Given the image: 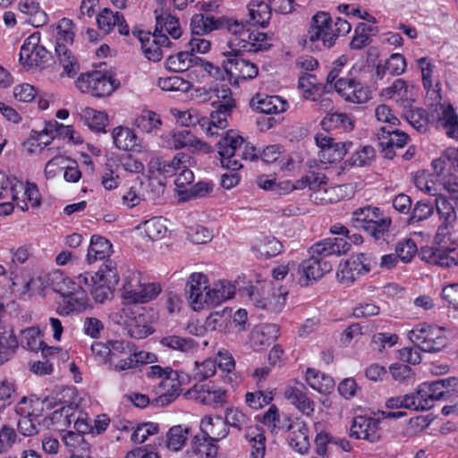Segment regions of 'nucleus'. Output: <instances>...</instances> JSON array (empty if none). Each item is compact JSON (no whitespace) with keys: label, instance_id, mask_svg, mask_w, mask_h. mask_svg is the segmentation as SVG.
Segmentation results:
<instances>
[{"label":"nucleus","instance_id":"1","mask_svg":"<svg viewBox=\"0 0 458 458\" xmlns=\"http://www.w3.org/2000/svg\"><path fill=\"white\" fill-rule=\"evenodd\" d=\"M351 248L346 239L342 237L327 238L314 243L310 249V257L298 265L293 276L301 286H308L332 270V265L326 260L332 255L345 254Z\"/></svg>","mask_w":458,"mask_h":458},{"label":"nucleus","instance_id":"2","mask_svg":"<svg viewBox=\"0 0 458 458\" xmlns=\"http://www.w3.org/2000/svg\"><path fill=\"white\" fill-rule=\"evenodd\" d=\"M234 286L226 280L215 282L212 286L203 273H192L188 278L185 293L195 311L214 308L233 297Z\"/></svg>","mask_w":458,"mask_h":458},{"label":"nucleus","instance_id":"3","mask_svg":"<svg viewBox=\"0 0 458 458\" xmlns=\"http://www.w3.org/2000/svg\"><path fill=\"white\" fill-rule=\"evenodd\" d=\"M217 149L221 165L231 171L240 170L242 160L252 161L259 155V150L233 131H226L219 140Z\"/></svg>","mask_w":458,"mask_h":458},{"label":"nucleus","instance_id":"4","mask_svg":"<svg viewBox=\"0 0 458 458\" xmlns=\"http://www.w3.org/2000/svg\"><path fill=\"white\" fill-rule=\"evenodd\" d=\"M352 225L366 232L375 241L385 240L392 225L391 217L381 208L367 205L352 213Z\"/></svg>","mask_w":458,"mask_h":458},{"label":"nucleus","instance_id":"5","mask_svg":"<svg viewBox=\"0 0 458 458\" xmlns=\"http://www.w3.org/2000/svg\"><path fill=\"white\" fill-rule=\"evenodd\" d=\"M161 292L158 284H144L138 271H128L124 276L121 297L124 305L147 303L156 298Z\"/></svg>","mask_w":458,"mask_h":458},{"label":"nucleus","instance_id":"6","mask_svg":"<svg viewBox=\"0 0 458 458\" xmlns=\"http://www.w3.org/2000/svg\"><path fill=\"white\" fill-rule=\"evenodd\" d=\"M110 318L115 324L123 326L130 336L133 338L143 339L153 332L152 327L140 307L124 305L111 312Z\"/></svg>","mask_w":458,"mask_h":458},{"label":"nucleus","instance_id":"7","mask_svg":"<svg viewBox=\"0 0 458 458\" xmlns=\"http://www.w3.org/2000/svg\"><path fill=\"white\" fill-rule=\"evenodd\" d=\"M408 337L418 349L426 352H437L446 344L442 328L427 323L416 325L409 331Z\"/></svg>","mask_w":458,"mask_h":458},{"label":"nucleus","instance_id":"8","mask_svg":"<svg viewBox=\"0 0 458 458\" xmlns=\"http://www.w3.org/2000/svg\"><path fill=\"white\" fill-rule=\"evenodd\" d=\"M306 43L310 48L318 50L330 48L335 45V34L332 32V19L329 13L318 12L312 17Z\"/></svg>","mask_w":458,"mask_h":458},{"label":"nucleus","instance_id":"9","mask_svg":"<svg viewBox=\"0 0 458 458\" xmlns=\"http://www.w3.org/2000/svg\"><path fill=\"white\" fill-rule=\"evenodd\" d=\"M73 395V387H63L55 395L48 396V398H53V403H55L53 409L56 408L49 419L59 430L64 431V428L70 427L72 419H74L75 406L72 401Z\"/></svg>","mask_w":458,"mask_h":458},{"label":"nucleus","instance_id":"10","mask_svg":"<svg viewBox=\"0 0 458 458\" xmlns=\"http://www.w3.org/2000/svg\"><path fill=\"white\" fill-rule=\"evenodd\" d=\"M76 87L82 92L96 98L109 96L116 88L111 76L100 71L81 73Z\"/></svg>","mask_w":458,"mask_h":458},{"label":"nucleus","instance_id":"11","mask_svg":"<svg viewBox=\"0 0 458 458\" xmlns=\"http://www.w3.org/2000/svg\"><path fill=\"white\" fill-rule=\"evenodd\" d=\"M377 262L370 256L359 253L340 262L336 272L339 282L345 284H352L360 276L368 274Z\"/></svg>","mask_w":458,"mask_h":458},{"label":"nucleus","instance_id":"12","mask_svg":"<svg viewBox=\"0 0 458 458\" xmlns=\"http://www.w3.org/2000/svg\"><path fill=\"white\" fill-rule=\"evenodd\" d=\"M163 148L177 150L183 148H192L194 150L203 153H210L212 148L208 143L194 136L188 130L170 131L160 136V143Z\"/></svg>","mask_w":458,"mask_h":458},{"label":"nucleus","instance_id":"13","mask_svg":"<svg viewBox=\"0 0 458 458\" xmlns=\"http://www.w3.org/2000/svg\"><path fill=\"white\" fill-rule=\"evenodd\" d=\"M271 38L258 30H245L240 37L232 38L228 41V47L232 52H259L265 51L271 47Z\"/></svg>","mask_w":458,"mask_h":458},{"label":"nucleus","instance_id":"14","mask_svg":"<svg viewBox=\"0 0 458 458\" xmlns=\"http://www.w3.org/2000/svg\"><path fill=\"white\" fill-rule=\"evenodd\" d=\"M225 59L222 66L225 72L236 81L252 80L259 73L258 66L244 58L240 57V53L232 51L224 52Z\"/></svg>","mask_w":458,"mask_h":458},{"label":"nucleus","instance_id":"15","mask_svg":"<svg viewBox=\"0 0 458 458\" xmlns=\"http://www.w3.org/2000/svg\"><path fill=\"white\" fill-rule=\"evenodd\" d=\"M334 88L345 101L354 104H363L370 99V92L368 87L358 81L351 72L345 74L342 80H338Z\"/></svg>","mask_w":458,"mask_h":458},{"label":"nucleus","instance_id":"16","mask_svg":"<svg viewBox=\"0 0 458 458\" xmlns=\"http://www.w3.org/2000/svg\"><path fill=\"white\" fill-rule=\"evenodd\" d=\"M40 37L31 34L23 42L20 51V62L27 68L43 66L50 57L49 52L39 45Z\"/></svg>","mask_w":458,"mask_h":458},{"label":"nucleus","instance_id":"17","mask_svg":"<svg viewBox=\"0 0 458 458\" xmlns=\"http://www.w3.org/2000/svg\"><path fill=\"white\" fill-rule=\"evenodd\" d=\"M381 419L369 416H356L350 427V437L377 443L381 438Z\"/></svg>","mask_w":458,"mask_h":458},{"label":"nucleus","instance_id":"18","mask_svg":"<svg viewBox=\"0 0 458 458\" xmlns=\"http://www.w3.org/2000/svg\"><path fill=\"white\" fill-rule=\"evenodd\" d=\"M187 394L199 403L213 408L221 407L227 402V392L211 383L195 385Z\"/></svg>","mask_w":458,"mask_h":458},{"label":"nucleus","instance_id":"19","mask_svg":"<svg viewBox=\"0 0 458 458\" xmlns=\"http://www.w3.org/2000/svg\"><path fill=\"white\" fill-rule=\"evenodd\" d=\"M451 241V234H444L438 238L436 233L435 242L438 247L422 249V259L441 267H452Z\"/></svg>","mask_w":458,"mask_h":458},{"label":"nucleus","instance_id":"20","mask_svg":"<svg viewBox=\"0 0 458 458\" xmlns=\"http://www.w3.org/2000/svg\"><path fill=\"white\" fill-rule=\"evenodd\" d=\"M376 137L379 147L385 152V157L387 158L394 157V148H401L404 147L409 139L405 132L392 127V125L382 126L377 130Z\"/></svg>","mask_w":458,"mask_h":458},{"label":"nucleus","instance_id":"21","mask_svg":"<svg viewBox=\"0 0 458 458\" xmlns=\"http://www.w3.org/2000/svg\"><path fill=\"white\" fill-rule=\"evenodd\" d=\"M141 49L146 58L152 62H159L163 55L164 48H170L173 46L172 41L166 35L151 33H142L140 37Z\"/></svg>","mask_w":458,"mask_h":458},{"label":"nucleus","instance_id":"22","mask_svg":"<svg viewBox=\"0 0 458 458\" xmlns=\"http://www.w3.org/2000/svg\"><path fill=\"white\" fill-rule=\"evenodd\" d=\"M289 432V445L296 452L304 454L308 453L310 444L309 438V428L307 424L299 418L287 420L284 428Z\"/></svg>","mask_w":458,"mask_h":458},{"label":"nucleus","instance_id":"23","mask_svg":"<svg viewBox=\"0 0 458 458\" xmlns=\"http://www.w3.org/2000/svg\"><path fill=\"white\" fill-rule=\"evenodd\" d=\"M168 374L158 384V397L157 403L167 405L174 401L181 394V382L176 371L167 369Z\"/></svg>","mask_w":458,"mask_h":458},{"label":"nucleus","instance_id":"24","mask_svg":"<svg viewBox=\"0 0 458 458\" xmlns=\"http://www.w3.org/2000/svg\"><path fill=\"white\" fill-rule=\"evenodd\" d=\"M81 284H83L97 302L103 303L112 295V290L116 284L100 281L90 273H84L78 276Z\"/></svg>","mask_w":458,"mask_h":458},{"label":"nucleus","instance_id":"25","mask_svg":"<svg viewBox=\"0 0 458 458\" xmlns=\"http://www.w3.org/2000/svg\"><path fill=\"white\" fill-rule=\"evenodd\" d=\"M452 199L439 195L435 200L436 209L441 222L437 228V237L444 234H450L448 229L453 226L457 218L456 208L452 203Z\"/></svg>","mask_w":458,"mask_h":458},{"label":"nucleus","instance_id":"26","mask_svg":"<svg viewBox=\"0 0 458 458\" xmlns=\"http://www.w3.org/2000/svg\"><path fill=\"white\" fill-rule=\"evenodd\" d=\"M19 19L21 22L33 27H40L47 23V15L35 0H22L18 4Z\"/></svg>","mask_w":458,"mask_h":458},{"label":"nucleus","instance_id":"27","mask_svg":"<svg viewBox=\"0 0 458 458\" xmlns=\"http://www.w3.org/2000/svg\"><path fill=\"white\" fill-rule=\"evenodd\" d=\"M112 139L115 147L120 150L138 153L143 151L140 140L135 132L128 127L117 126L114 128L112 131Z\"/></svg>","mask_w":458,"mask_h":458},{"label":"nucleus","instance_id":"28","mask_svg":"<svg viewBox=\"0 0 458 458\" xmlns=\"http://www.w3.org/2000/svg\"><path fill=\"white\" fill-rule=\"evenodd\" d=\"M415 63L421 74L423 88L428 93L432 91L440 98L441 84L437 76L435 75L436 65L434 61L429 57L423 56L416 59Z\"/></svg>","mask_w":458,"mask_h":458},{"label":"nucleus","instance_id":"29","mask_svg":"<svg viewBox=\"0 0 458 458\" xmlns=\"http://www.w3.org/2000/svg\"><path fill=\"white\" fill-rule=\"evenodd\" d=\"M98 28L105 33H109L114 27H117L121 35H129V26L119 12H114L109 8H104L97 16Z\"/></svg>","mask_w":458,"mask_h":458},{"label":"nucleus","instance_id":"30","mask_svg":"<svg viewBox=\"0 0 458 458\" xmlns=\"http://www.w3.org/2000/svg\"><path fill=\"white\" fill-rule=\"evenodd\" d=\"M199 428L202 435L216 442L226 437L229 434L226 422H225L224 418L221 416L205 415L200 420Z\"/></svg>","mask_w":458,"mask_h":458},{"label":"nucleus","instance_id":"31","mask_svg":"<svg viewBox=\"0 0 458 458\" xmlns=\"http://www.w3.org/2000/svg\"><path fill=\"white\" fill-rule=\"evenodd\" d=\"M55 404L53 403V398H48V396L43 400L37 397H22L15 406V412L20 416L39 417L45 409H53Z\"/></svg>","mask_w":458,"mask_h":458},{"label":"nucleus","instance_id":"32","mask_svg":"<svg viewBox=\"0 0 458 458\" xmlns=\"http://www.w3.org/2000/svg\"><path fill=\"white\" fill-rule=\"evenodd\" d=\"M438 113L437 126L445 130L448 137L458 140V115L450 104H439L436 107Z\"/></svg>","mask_w":458,"mask_h":458},{"label":"nucleus","instance_id":"33","mask_svg":"<svg viewBox=\"0 0 458 458\" xmlns=\"http://www.w3.org/2000/svg\"><path fill=\"white\" fill-rule=\"evenodd\" d=\"M279 336V327L276 324H266L259 327L255 328L250 337V343L252 348L259 350L271 342L277 339Z\"/></svg>","mask_w":458,"mask_h":458},{"label":"nucleus","instance_id":"34","mask_svg":"<svg viewBox=\"0 0 458 458\" xmlns=\"http://www.w3.org/2000/svg\"><path fill=\"white\" fill-rule=\"evenodd\" d=\"M251 105L258 111L267 114H277L285 112L288 103L279 96H265L261 98H252Z\"/></svg>","mask_w":458,"mask_h":458},{"label":"nucleus","instance_id":"35","mask_svg":"<svg viewBox=\"0 0 458 458\" xmlns=\"http://www.w3.org/2000/svg\"><path fill=\"white\" fill-rule=\"evenodd\" d=\"M113 252L111 242L103 236L93 235L88 249L87 261L89 264L97 260H105Z\"/></svg>","mask_w":458,"mask_h":458},{"label":"nucleus","instance_id":"36","mask_svg":"<svg viewBox=\"0 0 458 458\" xmlns=\"http://www.w3.org/2000/svg\"><path fill=\"white\" fill-rule=\"evenodd\" d=\"M321 125L326 131L349 132L354 128V120L351 114L345 113H331L323 118Z\"/></svg>","mask_w":458,"mask_h":458},{"label":"nucleus","instance_id":"37","mask_svg":"<svg viewBox=\"0 0 458 458\" xmlns=\"http://www.w3.org/2000/svg\"><path fill=\"white\" fill-rule=\"evenodd\" d=\"M21 344L23 348L31 352L42 351L44 356L52 354L55 348L43 346L40 331L37 327H29L21 331Z\"/></svg>","mask_w":458,"mask_h":458},{"label":"nucleus","instance_id":"38","mask_svg":"<svg viewBox=\"0 0 458 458\" xmlns=\"http://www.w3.org/2000/svg\"><path fill=\"white\" fill-rule=\"evenodd\" d=\"M245 438L250 447V457L264 458L266 453V437L264 430L258 425L247 428Z\"/></svg>","mask_w":458,"mask_h":458},{"label":"nucleus","instance_id":"39","mask_svg":"<svg viewBox=\"0 0 458 458\" xmlns=\"http://www.w3.org/2000/svg\"><path fill=\"white\" fill-rule=\"evenodd\" d=\"M200 61V58L195 56L189 51H182L176 55H169L165 60V67L174 72H182L191 68L194 69L195 64Z\"/></svg>","mask_w":458,"mask_h":458},{"label":"nucleus","instance_id":"40","mask_svg":"<svg viewBox=\"0 0 458 458\" xmlns=\"http://www.w3.org/2000/svg\"><path fill=\"white\" fill-rule=\"evenodd\" d=\"M157 23L155 33L169 35L174 39H178L182 33L179 20L168 13H164L156 17Z\"/></svg>","mask_w":458,"mask_h":458},{"label":"nucleus","instance_id":"41","mask_svg":"<svg viewBox=\"0 0 458 458\" xmlns=\"http://www.w3.org/2000/svg\"><path fill=\"white\" fill-rule=\"evenodd\" d=\"M284 397L303 414L310 416L313 413L314 402L301 389L290 386L285 389Z\"/></svg>","mask_w":458,"mask_h":458},{"label":"nucleus","instance_id":"42","mask_svg":"<svg viewBox=\"0 0 458 458\" xmlns=\"http://www.w3.org/2000/svg\"><path fill=\"white\" fill-rule=\"evenodd\" d=\"M306 381L311 388L324 394L330 393L335 387V381L330 376L314 369H307Z\"/></svg>","mask_w":458,"mask_h":458},{"label":"nucleus","instance_id":"43","mask_svg":"<svg viewBox=\"0 0 458 458\" xmlns=\"http://www.w3.org/2000/svg\"><path fill=\"white\" fill-rule=\"evenodd\" d=\"M221 27L220 19L216 20L212 16H206L202 13L194 14L191 20V30L192 35L204 36Z\"/></svg>","mask_w":458,"mask_h":458},{"label":"nucleus","instance_id":"44","mask_svg":"<svg viewBox=\"0 0 458 458\" xmlns=\"http://www.w3.org/2000/svg\"><path fill=\"white\" fill-rule=\"evenodd\" d=\"M264 1H251L248 4L250 21L262 28L267 26L271 19V7Z\"/></svg>","mask_w":458,"mask_h":458},{"label":"nucleus","instance_id":"45","mask_svg":"<svg viewBox=\"0 0 458 458\" xmlns=\"http://www.w3.org/2000/svg\"><path fill=\"white\" fill-rule=\"evenodd\" d=\"M64 303L65 314L81 312L86 308L88 303L87 289L84 288L83 284H81L78 289L64 297Z\"/></svg>","mask_w":458,"mask_h":458},{"label":"nucleus","instance_id":"46","mask_svg":"<svg viewBox=\"0 0 458 458\" xmlns=\"http://www.w3.org/2000/svg\"><path fill=\"white\" fill-rule=\"evenodd\" d=\"M48 281L55 293H58L63 298L81 286L80 282H73L71 278L64 276L61 270H55L49 274Z\"/></svg>","mask_w":458,"mask_h":458},{"label":"nucleus","instance_id":"47","mask_svg":"<svg viewBox=\"0 0 458 458\" xmlns=\"http://www.w3.org/2000/svg\"><path fill=\"white\" fill-rule=\"evenodd\" d=\"M190 433V428L183 425H176L169 428L165 436L166 447L174 452L180 451L186 444Z\"/></svg>","mask_w":458,"mask_h":458},{"label":"nucleus","instance_id":"48","mask_svg":"<svg viewBox=\"0 0 458 458\" xmlns=\"http://www.w3.org/2000/svg\"><path fill=\"white\" fill-rule=\"evenodd\" d=\"M133 124L144 133H153L161 128L162 120L156 112L143 110L136 116Z\"/></svg>","mask_w":458,"mask_h":458},{"label":"nucleus","instance_id":"49","mask_svg":"<svg viewBox=\"0 0 458 458\" xmlns=\"http://www.w3.org/2000/svg\"><path fill=\"white\" fill-rule=\"evenodd\" d=\"M252 250L263 259H269L278 255L282 250V243L273 236H264L257 240Z\"/></svg>","mask_w":458,"mask_h":458},{"label":"nucleus","instance_id":"50","mask_svg":"<svg viewBox=\"0 0 458 458\" xmlns=\"http://www.w3.org/2000/svg\"><path fill=\"white\" fill-rule=\"evenodd\" d=\"M164 347L172 350L180 351L184 353L194 352L198 350V344L191 337H182L179 335H167L160 340Z\"/></svg>","mask_w":458,"mask_h":458},{"label":"nucleus","instance_id":"51","mask_svg":"<svg viewBox=\"0 0 458 458\" xmlns=\"http://www.w3.org/2000/svg\"><path fill=\"white\" fill-rule=\"evenodd\" d=\"M81 119L85 125L95 131H104L108 122L106 114L90 107L82 109Z\"/></svg>","mask_w":458,"mask_h":458},{"label":"nucleus","instance_id":"52","mask_svg":"<svg viewBox=\"0 0 458 458\" xmlns=\"http://www.w3.org/2000/svg\"><path fill=\"white\" fill-rule=\"evenodd\" d=\"M232 112H224L217 108L216 111L210 114V116L201 117L200 119V127L205 131L206 134H214L211 129L213 127H216V129H221L224 131L228 126L227 117L231 114Z\"/></svg>","mask_w":458,"mask_h":458},{"label":"nucleus","instance_id":"53","mask_svg":"<svg viewBox=\"0 0 458 458\" xmlns=\"http://www.w3.org/2000/svg\"><path fill=\"white\" fill-rule=\"evenodd\" d=\"M216 441L209 439L206 436H195L191 441V451L201 458H213L217 454Z\"/></svg>","mask_w":458,"mask_h":458},{"label":"nucleus","instance_id":"54","mask_svg":"<svg viewBox=\"0 0 458 458\" xmlns=\"http://www.w3.org/2000/svg\"><path fill=\"white\" fill-rule=\"evenodd\" d=\"M352 145V143L351 141L335 142L324 150H319L318 156L321 162L335 163L341 161Z\"/></svg>","mask_w":458,"mask_h":458},{"label":"nucleus","instance_id":"55","mask_svg":"<svg viewBox=\"0 0 458 458\" xmlns=\"http://www.w3.org/2000/svg\"><path fill=\"white\" fill-rule=\"evenodd\" d=\"M261 159L266 163H278L281 169L291 170L293 159L290 157H282V152L278 145H270L266 147L261 154Z\"/></svg>","mask_w":458,"mask_h":458},{"label":"nucleus","instance_id":"56","mask_svg":"<svg viewBox=\"0 0 458 458\" xmlns=\"http://www.w3.org/2000/svg\"><path fill=\"white\" fill-rule=\"evenodd\" d=\"M57 60L64 68V72L69 77L76 74L79 65L76 58L69 49V46L55 45Z\"/></svg>","mask_w":458,"mask_h":458},{"label":"nucleus","instance_id":"57","mask_svg":"<svg viewBox=\"0 0 458 458\" xmlns=\"http://www.w3.org/2000/svg\"><path fill=\"white\" fill-rule=\"evenodd\" d=\"M382 95L388 98L396 100L410 101L412 98L411 89L403 79H396L393 84L382 90Z\"/></svg>","mask_w":458,"mask_h":458},{"label":"nucleus","instance_id":"58","mask_svg":"<svg viewBox=\"0 0 458 458\" xmlns=\"http://www.w3.org/2000/svg\"><path fill=\"white\" fill-rule=\"evenodd\" d=\"M328 181L325 174L310 172L300 180H297L296 187L301 190L308 187L313 191L311 194H315L316 191H318L320 189H326Z\"/></svg>","mask_w":458,"mask_h":458},{"label":"nucleus","instance_id":"59","mask_svg":"<svg viewBox=\"0 0 458 458\" xmlns=\"http://www.w3.org/2000/svg\"><path fill=\"white\" fill-rule=\"evenodd\" d=\"M225 422H226V427H233L237 428L238 430L244 429L247 431V428H250L252 425H250V418L243 413L238 408L231 407L227 408L225 411Z\"/></svg>","mask_w":458,"mask_h":458},{"label":"nucleus","instance_id":"60","mask_svg":"<svg viewBox=\"0 0 458 458\" xmlns=\"http://www.w3.org/2000/svg\"><path fill=\"white\" fill-rule=\"evenodd\" d=\"M19 342L13 329L8 325H0V350L10 358L18 348Z\"/></svg>","mask_w":458,"mask_h":458},{"label":"nucleus","instance_id":"61","mask_svg":"<svg viewBox=\"0 0 458 458\" xmlns=\"http://www.w3.org/2000/svg\"><path fill=\"white\" fill-rule=\"evenodd\" d=\"M16 205L23 211L28 210L30 207L36 208L40 204L39 191L35 184L28 183L24 189L22 198L18 197L13 199Z\"/></svg>","mask_w":458,"mask_h":458},{"label":"nucleus","instance_id":"62","mask_svg":"<svg viewBox=\"0 0 458 458\" xmlns=\"http://www.w3.org/2000/svg\"><path fill=\"white\" fill-rule=\"evenodd\" d=\"M414 184L420 191L431 195H440V184L437 183L434 180V176L424 172L417 173L414 176Z\"/></svg>","mask_w":458,"mask_h":458},{"label":"nucleus","instance_id":"63","mask_svg":"<svg viewBox=\"0 0 458 458\" xmlns=\"http://www.w3.org/2000/svg\"><path fill=\"white\" fill-rule=\"evenodd\" d=\"M157 85L164 91L187 92L191 88V82L177 75L160 77L157 80Z\"/></svg>","mask_w":458,"mask_h":458},{"label":"nucleus","instance_id":"64","mask_svg":"<svg viewBox=\"0 0 458 458\" xmlns=\"http://www.w3.org/2000/svg\"><path fill=\"white\" fill-rule=\"evenodd\" d=\"M73 22L68 18H63L56 26L55 45L71 46L73 43Z\"/></svg>","mask_w":458,"mask_h":458}]
</instances>
